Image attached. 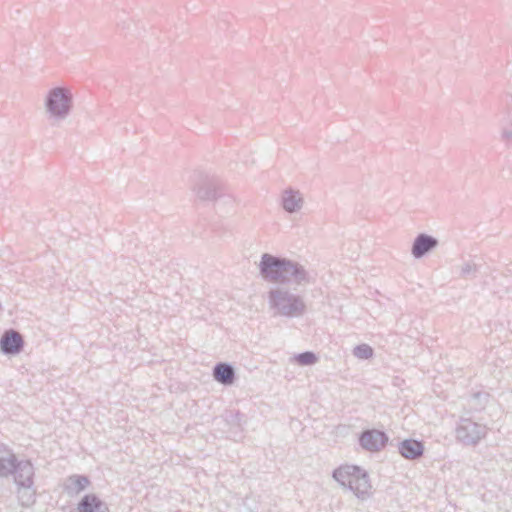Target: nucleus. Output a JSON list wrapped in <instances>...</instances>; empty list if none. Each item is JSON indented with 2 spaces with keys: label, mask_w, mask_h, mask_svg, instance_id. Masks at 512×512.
<instances>
[{
  "label": "nucleus",
  "mask_w": 512,
  "mask_h": 512,
  "mask_svg": "<svg viewBox=\"0 0 512 512\" xmlns=\"http://www.w3.org/2000/svg\"><path fill=\"white\" fill-rule=\"evenodd\" d=\"M259 271L264 280L272 283L290 285L295 289L305 287L315 278L301 263L269 253L261 256Z\"/></svg>",
  "instance_id": "1"
},
{
  "label": "nucleus",
  "mask_w": 512,
  "mask_h": 512,
  "mask_svg": "<svg viewBox=\"0 0 512 512\" xmlns=\"http://www.w3.org/2000/svg\"><path fill=\"white\" fill-rule=\"evenodd\" d=\"M73 96L67 87L51 88L44 98V110L52 126H60L71 114Z\"/></svg>",
  "instance_id": "2"
},
{
  "label": "nucleus",
  "mask_w": 512,
  "mask_h": 512,
  "mask_svg": "<svg viewBox=\"0 0 512 512\" xmlns=\"http://www.w3.org/2000/svg\"><path fill=\"white\" fill-rule=\"evenodd\" d=\"M269 303L275 314L288 317L298 318L305 314L306 304L304 299L297 294L288 291L285 288L277 287L271 289L268 294Z\"/></svg>",
  "instance_id": "3"
},
{
  "label": "nucleus",
  "mask_w": 512,
  "mask_h": 512,
  "mask_svg": "<svg viewBox=\"0 0 512 512\" xmlns=\"http://www.w3.org/2000/svg\"><path fill=\"white\" fill-rule=\"evenodd\" d=\"M333 478L358 498L365 499L371 490L368 473L358 466L346 465L334 470Z\"/></svg>",
  "instance_id": "4"
},
{
  "label": "nucleus",
  "mask_w": 512,
  "mask_h": 512,
  "mask_svg": "<svg viewBox=\"0 0 512 512\" xmlns=\"http://www.w3.org/2000/svg\"><path fill=\"white\" fill-rule=\"evenodd\" d=\"M456 439L465 446L477 445L487 434V427L472 421L469 418H461L456 430Z\"/></svg>",
  "instance_id": "5"
},
{
  "label": "nucleus",
  "mask_w": 512,
  "mask_h": 512,
  "mask_svg": "<svg viewBox=\"0 0 512 512\" xmlns=\"http://www.w3.org/2000/svg\"><path fill=\"white\" fill-rule=\"evenodd\" d=\"M193 190L195 191L197 197L203 201H213L219 200L218 206H220L221 202L226 204H233V200L230 197H225L222 199L220 194V184L214 178H209L208 176L203 177L199 174V181L195 184Z\"/></svg>",
  "instance_id": "6"
},
{
  "label": "nucleus",
  "mask_w": 512,
  "mask_h": 512,
  "mask_svg": "<svg viewBox=\"0 0 512 512\" xmlns=\"http://www.w3.org/2000/svg\"><path fill=\"white\" fill-rule=\"evenodd\" d=\"M7 460H11L12 465L7 472V476L12 474L17 486L34 483V467L29 460L18 461L13 453H7Z\"/></svg>",
  "instance_id": "7"
},
{
  "label": "nucleus",
  "mask_w": 512,
  "mask_h": 512,
  "mask_svg": "<svg viewBox=\"0 0 512 512\" xmlns=\"http://www.w3.org/2000/svg\"><path fill=\"white\" fill-rule=\"evenodd\" d=\"M387 442V434L377 429L364 430L359 437L361 447L370 452L380 451L385 447Z\"/></svg>",
  "instance_id": "8"
},
{
  "label": "nucleus",
  "mask_w": 512,
  "mask_h": 512,
  "mask_svg": "<svg viewBox=\"0 0 512 512\" xmlns=\"http://www.w3.org/2000/svg\"><path fill=\"white\" fill-rule=\"evenodd\" d=\"M439 244L437 238L426 233H420L412 243L411 254L414 258L420 259L434 250Z\"/></svg>",
  "instance_id": "9"
},
{
  "label": "nucleus",
  "mask_w": 512,
  "mask_h": 512,
  "mask_svg": "<svg viewBox=\"0 0 512 512\" xmlns=\"http://www.w3.org/2000/svg\"><path fill=\"white\" fill-rule=\"evenodd\" d=\"M24 346L22 336L14 330H8L0 338V349L6 355L19 354Z\"/></svg>",
  "instance_id": "10"
},
{
  "label": "nucleus",
  "mask_w": 512,
  "mask_h": 512,
  "mask_svg": "<svg viewBox=\"0 0 512 512\" xmlns=\"http://www.w3.org/2000/svg\"><path fill=\"white\" fill-rule=\"evenodd\" d=\"M302 194L293 189H286L282 193V207L288 213H297L303 207Z\"/></svg>",
  "instance_id": "11"
},
{
  "label": "nucleus",
  "mask_w": 512,
  "mask_h": 512,
  "mask_svg": "<svg viewBox=\"0 0 512 512\" xmlns=\"http://www.w3.org/2000/svg\"><path fill=\"white\" fill-rule=\"evenodd\" d=\"M399 453L406 459L415 460L424 453V445L415 439H405L399 443Z\"/></svg>",
  "instance_id": "12"
},
{
  "label": "nucleus",
  "mask_w": 512,
  "mask_h": 512,
  "mask_svg": "<svg viewBox=\"0 0 512 512\" xmlns=\"http://www.w3.org/2000/svg\"><path fill=\"white\" fill-rule=\"evenodd\" d=\"M213 377L222 385H232L235 380V369L229 363L219 362L213 368Z\"/></svg>",
  "instance_id": "13"
},
{
  "label": "nucleus",
  "mask_w": 512,
  "mask_h": 512,
  "mask_svg": "<svg viewBox=\"0 0 512 512\" xmlns=\"http://www.w3.org/2000/svg\"><path fill=\"white\" fill-rule=\"evenodd\" d=\"M77 511L109 512V509L95 494H87L79 501Z\"/></svg>",
  "instance_id": "14"
},
{
  "label": "nucleus",
  "mask_w": 512,
  "mask_h": 512,
  "mask_svg": "<svg viewBox=\"0 0 512 512\" xmlns=\"http://www.w3.org/2000/svg\"><path fill=\"white\" fill-rule=\"evenodd\" d=\"M90 485V480L84 475H71L64 482V490L68 495H77Z\"/></svg>",
  "instance_id": "15"
},
{
  "label": "nucleus",
  "mask_w": 512,
  "mask_h": 512,
  "mask_svg": "<svg viewBox=\"0 0 512 512\" xmlns=\"http://www.w3.org/2000/svg\"><path fill=\"white\" fill-rule=\"evenodd\" d=\"M34 483H28L23 486H18L17 495L19 502L24 507H30L35 503L36 489Z\"/></svg>",
  "instance_id": "16"
},
{
  "label": "nucleus",
  "mask_w": 512,
  "mask_h": 512,
  "mask_svg": "<svg viewBox=\"0 0 512 512\" xmlns=\"http://www.w3.org/2000/svg\"><path fill=\"white\" fill-rule=\"evenodd\" d=\"M501 140L506 146H512V116L507 114L503 117L500 124Z\"/></svg>",
  "instance_id": "17"
},
{
  "label": "nucleus",
  "mask_w": 512,
  "mask_h": 512,
  "mask_svg": "<svg viewBox=\"0 0 512 512\" xmlns=\"http://www.w3.org/2000/svg\"><path fill=\"white\" fill-rule=\"evenodd\" d=\"M292 360L300 366H311L318 361V357L314 352L306 351L294 355Z\"/></svg>",
  "instance_id": "18"
},
{
  "label": "nucleus",
  "mask_w": 512,
  "mask_h": 512,
  "mask_svg": "<svg viewBox=\"0 0 512 512\" xmlns=\"http://www.w3.org/2000/svg\"><path fill=\"white\" fill-rule=\"evenodd\" d=\"M353 355L358 359L367 360L373 356V349L368 344H360L353 349Z\"/></svg>",
  "instance_id": "19"
},
{
  "label": "nucleus",
  "mask_w": 512,
  "mask_h": 512,
  "mask_svg": "<svg viewBox=\"0 0 512 512\" xmlns=\"http://www.w3.org/2000/svg\"><path fill=\"white\" fill-rule=\"evenodd\" d=\"M477 271V266L471 262H465L461 266L460 275L465 278L475 277Z\"/></svg>",
  "instance_id": "20"
},
{
  "label": "nucleus",
  "mask_w": 512,
  "mask_h": 512,
  "mask_svg": "<svg viewBox=\"0 0 512 512\" xmlns=\"http://www.w3.org/2000/svg\"><path fill=\"white\" fill-rule=\"evenodd\" d=\"M133 22H134L133 19L121 16V17L117 18L116 26H117L118 29H120L122 31H124V30L129 31L130 27H131V24Z\"/></svg>",
  "instance_id": "21"
},
{
  "label": "nucleus",
  "mask_w": 512,
  "mask_h": 512,
  "mask_svg": "<svg viewBox=\"0 0 512 512\" xmlns=\"http://www.w3.org/2000/svg\"><path fill=\"white\" fill-rule=\"evenodd\" d=\"M11 467V460H7V454L0 456V476L7 477V472Z\"/></svg>",
  "instance_id": "22"
}]
</instances>
